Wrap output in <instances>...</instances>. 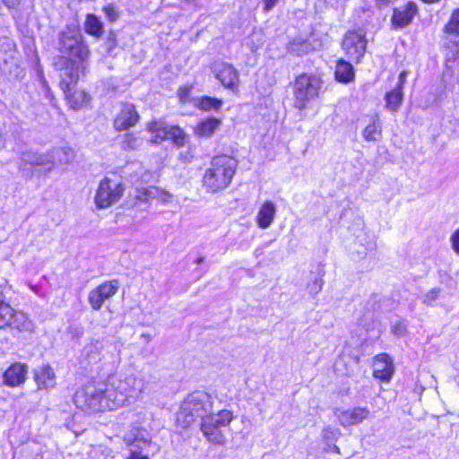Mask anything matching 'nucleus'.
Instances as JSON below:
<instances>
[{
  "label": "nucleus",
  "mask_w": 459,
  "mask_h": 459,
  "mask_svg": "<svg viewBox=\"0 0 459 459\" xmlns=\"http://www.w3.org/2000/svg\"><path fill=\"white\" fill-rule=\"evenodd\" d=\"M3 2L7 7L14 8L20 4L21 0H3Z\"/></svg>",
  "instance_id": "39"
},
{
  "label": "nucleus",
  "mask_w": 459,
  "mask_h": 459,
  "mask_svg": "<svg viewBox=\"0 0 459 459\" xmlns=\"http://www.w3.org/2000/svg\"><path fill=\"white\" fill-rule=\"evenodd\" d=\"M369 415V411L365 407H353L340 411L337 414L339 423L346 428L361 423Z\"/></svg>",
  "instance_id": "18"
},
{
  "label": "nucleus",
  "mask_w": 459,
  "mask_h": 459,
  "mask_svg": "<svg viewBox=\"0 0 459 459\" xmlns=\"http://www.w3.org/2000/svg\"><path fill=\"white\" fill-rule=\"evenodd\" d=\"M117 279L104 281L90 290L88 302L92 310L99 311L106 300L114 297L119 290Z\"/></svg>",
  "instance_id": "11"
},
{
  "label": "nucleus",
  "mask_w": 459,
  "mask_h": 459,
  "mask_svg": "<svg viewBox=\"0 0 459 459\" xmlns=\"http://www.w3.org/2000/svg\"><path fill=\"white\" fill-rule=\"evenodd\" d=\"M451 244L454 251L459 254V229L455 230L452 234Z\"/></svg>",
  "instance_id": "33"
},
{
  "label": "nucleus",
  "mask_w": 459,
  "mask_h": 459,
  "mask_svg": "<svg viewBox=\"0 0 459 459\" xmlns=\"http://www.w3.org/2000/svg\"><path fill=\"white\" fill-rule=\"evenodd\" d=\"M443 32L447 35L459 36V7L455 8L443 27Z\"/></svg>",
  "instance_id": "28"
},
{
  "label": "nucleus",
  "mask_w": 459,
  "mask_h": 459,
  "mask_svg": "<svg viewBox=\"0 0 459 459\" xmlns=\"http://www.w3.org/2000/svg\"><path fill=\"white\" fill-rule=\"evenodd\" d=\"M141 120V115L136 106L131 102H122L118 112L113 118L112 126L116 132H125L136 126Z\"/></svg>",
  "instance_id": "10"
},
{
  "label": "nucleus",
  "mask_w": 459,
  "mask_h": 459,
  "mask_svg": "<svg viewBox=\"0 0 459 459\" xmlns=\"http://www.w3.org/2000/svg\"><path fill=\"white\" fill-rule=\"evenodd\" d=\"M33 379L38 390H49L56 386V374L48 365H43L33 372Z\"/></svg>",
  "instance_id": "19"
},
{
  "label": "nucleus",
  "mask_w": 459,
  "mask_h": 459,
  "mask_svg": "<svg viewBox=\"0 0 459 459\" xmlns=\"http://www.w3.org/2000/svg\"><path fill=\"white\" fill-rule=\"evenodd\" d=\"M351 63L342 57L336 60L333 76L337 82L348 84L355 81L356 72Z\"/></svg>",
  "instance_id": "20"
},
{
  "label": "nucleus",
  "mask_w": 459,
  "mask_h": 459,
  "mask_svg": "<svg viewBox=\"0 0 459 459\" xmlns=\"http://www.w3.org/2000/svg\"><path fill=\"white\" fill-rule=\"evenodd\" d=\"M153 201L160 204H167L172 202L173 195L166 189L153 186Z\"/></svg>",
  "instance_id": "29"
},
{
  "label": "nucleus",
  "mask_w": 459,
  "mask_h": 459,
  "mask_svg": "<svg viewBox=\"0 0 459 459\" xmlns=\"http://www.w3.org/2000/svg\"><path fill=\"white\" fill-rule=\"evenodd\" d=\"M379 4H385L389 2V0H377Z\"/></svg>",
  "instance_id": "41"
},
{
  "label": "nucleus",
  "mask_w": 459,
  "mask_h": 459,
  "mask_svg": "<svg viewBox=\"0 0 459 459\" xmlns=\"http://www.w3.org/2000/svg\"><path fill=\"white\" fill-rule=\"evenodd\" d=\"M406 77H407V72L402 71L398 77V82L396 83L394 88L403 91V85L406 82Z\"/></svg>",
  "instance_id": "38"
},
{
  "label": "nucleus",
  "mask_w": 459,
  "mask_h": 459,
  "mask_svg": "<svg viewBox=\"0 0 459 459\" xmlns=\"http://www.w3.org/2000/svg\"><path fill=\"white\" fill-rule=\"evenodd\" d=\"M65 67L69 70L66 73L68 79H61L60 82H70V87L75 86L80 79V73H83L85 67L81 64H68L66 62Z\"/></svg>",
  "instance_id": "27"
},
{
  "label": "nucleus",
  "mask_w": 459,
  "mask_h": 459,
  "mask_svg": "<svg viewBox=\"0 0 459 459\" xmlns=\"http://www.w3.org/2000/svg\"><path fill=\"white\" fill-rule=\"evenodd\" d=\"M420 1L427 4H433L439 3L441 0H420Z\"/></svg>",
  "instance_id": "40"
},
{
  "label": "nucleus",
  "mask_w": 459,
  "mask_h": 459,
  "mask_svg": "<svg viewBox=\"0 0 459 459\" xmlns=\"http://www.w3.org/2000/svg\"><path fill=\"white\" fill-rule=\"evenodd\" d=\"M27 364L20 361L11 363L2 374V383L11 388L22 385L28 376Z\"/></svg>",
  "instance_id": "15"
},
{
  "label": "nucleus",
  "mask_w": 459,
  "mask_h": 459,
  "mask_svg": "<svg viewBox=\"0 0 459 459\" xmlns=\"http://www.w3.org/2000/svg\"><path fill=\"white\" fill-rule=\"evenodd\" d=\"M276 215V205L272 201H264L255 216V221L260 229L269 228L274 221Z\"/></svg>",
  "instance_id": "21"
},
{
  "label": "nucleus",
  "mask_w": 459,
  "mask_h": 459,
  "mask_svg": "<svg viewBox=\"0 0 459 459\" xmlns=\"http://www.w3.org/2000/svg\"><path fill=\"white\" fill-rule=\"evenodd\" d=\"M59 87L62 90L65 100L71 109L80 110L88 107L91 97L84 90H75L74 86L70 87V82H60Z\"/></svg>",
  "instance_id": "13"
},
{
  "label": "nucleus",
  "mask_w": 459,
  "mask_h": 459,
  "mask_svg": "<svg viewBox=\"0 0 459 459\" xmlns=\"http://www.w3.org/2000/svg\"><path fill=\"white\" fill-rule=\"evenodd\" d=\"M368 47L367 30L362 27L349 29L341 41V48L347 59L359 64L365 56Z\"/></svg>",
  "instance_id": "8"
},
{
  "label": "nucleus",
  "mask_w": 459,
  "mask_h": 459,
  "mask_svg": "<svg viewBox=\"0 0 459 459\" xmlns=\"http://www.w3.org/2000/svg\"><path fill=\"white\" fill-rule=\"evenodd\" d=\"M214 76L224 88L234 93L238 92L239 74L233 65L229 63L220 64L214 70Z\"/></svg>",
  "instance_id": "14"
},
{
  "label": "nucleus",
  "mask_w": 459,
  "mask_h": 459,
  "mask_svg": "<svg viewBox=\"0 0 459 459\" xmlns=\"http://www.w3.org/2000/svg\"><path fill=\"white\" fill-rule=\"evenodd\" d=\"M324 82L318 74L301 73L295 76L293 82L294 108L306 109L309 103L320 97Z\"/></svg>",
  "instance_id": "4"
},
{
  "label": "nucleus",
  "mask_w": 459,
  "mask_h": 459,
  "mask_svg": "<svg viewBox=\"0 0 459 459\" xmlns=\"http://www.w3.org/2000/svg\"><path fill=\"white\" fill-rule=\"evenodd\" d=\"M213 407L210 394L195 390L189 393L180 403L175 416V424L181 430L189 429L198 418H201L200 430L205 439L216 446L226 443L222 430L230 425L235 416L232 411L222 409L216 413L209 412Z\"/></svg>",
  "instance_id": "1"
},
{
  "label": "nucleus",
  "mask_w": 459,
  "mask_h": 459,
  "mask_svg": "<svg viewBox=\"0 0 459 459\" xmlns=\"http://www.w3.org/2000/svg\"><path fill=\"white\" fill-rule=\"evenodd\" d=\"M84 31L94 38H100L104 33V24L94 13H87L84 20Z\"/></svg>",
  "instance_id": "22"
},
{
  "label": "nucleus",
  "mask_w": 459,
  "mask_h": 459,
  "mask_svg": "<svg viewBox=\"0 0 459 459\" xmlns=\"http://www.w3.org/2000/svg\"><path fill=\"white\" fill-rule=\"evenodd\" d=\"M138 145V139L133 133L126 134L121 142V147L126 152L135 151Z\"/></svg>",
  "instance_id": "31"
},
{
  "label": "nucleus",
  "mask_w": 459,
  "mask_h": 459,
  "mask_svg": "<svg viewBox=\"0 0 459 459\" xmlns=\"http://www.w3.org/2000/svg\"><path fill=\"white\" fill-rule=\"evenodd\" d=\"M102 11L109 22H115L119 18V12L114 4H105Z\"/></svg>",
  "instance_id": "32"
},
{
  "label": "nucleus",
  "mask_w": 459,
  "mask_h": 459,
  "mask_svg": "<svg viewBox=\"0 0 459 459\" xmlns=\"http://www.w3.org/2000/svg\"><path fill=\"white\" fill-rule=\"evenodd\" d=\"M438 290H431L424 298V303L430 305L438 296Z\"/></svg>",
  "instance_id": "37"
},
{
  "label": "nucleus",
  "mask_w": 459,
  "mask_h": 459,
  "mask_svg": "<svg viewBox=\"0 0 459 459\" xmlns=\"http://www.w3.org/2000/svg\"><path fill=\"white\" fill-rule=\"evenodd\" d=\"M280 0H262L263 3V11L264 13H268L273 10Z\"/></svg>",
  "instance_id": "35"
},
{
  "label": "nucleus",
  "mask_w": 459,
  "mask_h": 459,
  "mask_svg": "<svg viewBox=\"0 0 459 459\" xmlns=\"http://www.w3.org/2000/svg\"><path fill=\"white\" fill-rule=\"evenodd\" d=\"M376 364L381 367L373 370V377L384 383H388L394 373V366L392 358L387 353H379L374 358Z\"/></svg>",
  "instance_id": "17"
},
{
  "label": "nucleus",
  "mask_w": 459,
  "mask_h": 459,
  "mask_svg": "<svg viewBox=\"0 0 459 459\" xmlns=\"http://www.w3.org/2000/svg\"><path fill=\"white\" fill-rule=\"evenodd\" d=\"M31 322L26 313L14 308L0 287V330L29 331Z\"/></svg>",
  "instance_id": "6"
},
{
  "label": "nucleus",
  "mask_w": 459,
  "mask_h": 459,
  "mask_svg": "<svg viewBox=\"0 0 459 459\" xmlns=\"http://www.w3.org/2000/svg\"><path fill=\"white\" fill-rule=\"evenodd\" d=\"M153 186L148 187H136L134 194L130 196L133 206H139L153 201Z\"/></svg>",
  "instance_id": "25"
},
{
  "label": "nucleus",
  "mask_w": 459,
  "mask_h": 459,
  "mask_svg": "<svg viewBox=\"0 0 459 459\" xmlns=\"http://www.w3.org/2000/svg\"><path fill=\"white\" fill-rule=\"evenodd\" d=\"M194 105L195 108L203 112L219 111L222 108L223 101L216 97L204 95L196 98Z\"/></svg>",
  "instance_id": "23"
},
{
  "label": "nucleus",
  "mask_w": 459,
  "mask_h": 459,
  "mask_svg": "<svg viewBox=\"0 0 459 459\" xmlns=\"http://www.w3.org/2000/svg\"><path fill=\"white\" fill-rule=\"evenodd\" d=\"M420 8L414 1H408L403 5L393 8L390 19L391 28L394 30H401L411 25L419 16Z\"/></svg>",
  "instance_id": "12"
},
{
  "label": "nucleus",
  "mask_w": 459,
  "mask_h": 459,
  "mask_svg": "<svg viewBox=\"0 0 459 459\" xmlns=\"http://www.w3.org/2000/svg\"><path fill=\"white\" fill-rule=\"evenodd\" d=\"M145 129L150 134L152 144L159 145L170 141L174 146L181 148L188 142V134L180 126L169 125L162 117L149 120Z\"/></svg>",
  "instance_id": "5"
},
{
  "label": "nucleus",
  "mask_w": 459,
  "mask_h": 459,
  "mask_svg": "<svg viewBox=\"0 0 459 459\" xmlns=\"http://www.w3.org/2000/svg\"><path fill=\"white\" fill-rule=\"evenodd\" d=\"M192 91V84H184L178 88L176 94L181 104H186L191 101Z\"/></svg>",
  "instance_id": "30"
},
{
  "label": "nucleus",
  "mask_w": 459,
  "mask_h": 459,
  "mask_svg": "<svg viewBox=\"0 0 459 459\" xmlns=\"http://www.w3.org/2000/svg\"><path fill=\"white\" fill-rule=\"evenodd\" d=\"M237 168L238 160L232 155L225 153L213 155L202 175L203 189L212 195L224 191L231 185Z\"/></svg>",
  "instance_id": "2"
},
{
  "label": "nucleus",
  "mask_w": 459,
  "mask_h": 459,
  "mask_svg": "<svg viewBox=\"0 0 459 459\" xmlns=\"http://www.w3.org/2000/svg\"><path fill=\"white\" fill-rule=\"evenodd\" d=\"M363 138L368 142H377L382 137V125L377 115H375L362 131Z\"/></svg>",
  "instance_id": "24"
},
{
  "label": "nucleus",
  "mask_w": 459,
  "mask_h": 459,
  "mask_svg": "<svg viewBox=\"0 0 459 459\" xmlns=\"http://www.w3.org/2000/svg\"><path fill=\"white\" fill-rule=\"evenodd\" d=\"M126 186L123 182L116 181L108 177L100 179L94 195L95 206L107 209L117 204L123 197Z\"/></svg>",
  "instance_id": "9"
},
{
  "label": "nucleus",
  "mask_w": 459,
  "mask_h": 459,
  "mask_svg": "<svg viewBox=\"0 0 459 459\" xmlns=\"http://www.w3.org/2000/svg\"><path fill=\"white\" fill-rule=\"evenodd\" d=\"M385 107L392 112H396L403 100V91L394 88L387 91L385 96Z\"/></svg>",
  "instance_id": "26"
},
{
  "label": "nucleus",
  "mask_w": 459,
  "mask_h": 459,
  "mask_svg": "<svg viewBox=\"0 0 459 459\" xmlns=\"http://www.w3.org/2000/svg\"><path fill=\"white\" fill-rule=\"evenodd\" d=\"M221 118L208 116L199 119L193 126V133L199 138H211L221 126Z\"/></svg>",
  "instance_id": "16"
},
{
  "label": "nucleus",
  "mask_w": 459,
  "mask_h": 459,
  "mask_svg": "<svg viewBox=\"0 0 459 459\" xmlns=\"http://www.w3.org/2000/svg\"><path fill=\"white\" fill-rule=\"evenodd\" d=\"M122 394L113 385L94 393H88L84 387H81L74 392L73 400L78 409L93 414L117 410L121 405V400L118 398Z\"/></svg>",
  "instance_id": "3"
},
{
  "label": "nucleus",
  "mask_w": 459,
  "mask_h": 459,
  "mask_svg": "<svg viewBox=\"0 0 459 459\" xmlns=\"http://www.w3.org/2000/svg\"><path fill=\"white\" fill-rule=\"evenodd\" d=\"M126 459H150L147 455H143L141 450H130Z\"/></svg>",
  "instance_id": "36"
},
{
  "label": "nucleus",
  "mask_w": 459,
  "mask_h": 459,
  "mask_svg": "<svg viewBox=\"0 0 459 459\" xmlns=\"http://www.w3.org/2000/svg\"><path fill=\"white\" fill-rule=\"evenodd\" d=\"M59 51L68 55V64L83 65L89 59L91 51L82 36L70 30L62 31L59 35Z\"/></svg>",
  "instance_id": "7"
},
{
  "label": "nucleus",
  "mask_w": 459,
  "mask_h": 459,
  "mask_svg": "<svg viewBox=\"0 0 459 459\" xmlns=\"http://www.w3.org/2000/svg\"><path fill=\"white\" fill-rule=\"evenodd\" d=\"M89 459H107V455L103 450L91 449L89 453Z\"/></svg>",
  "instance_id": "34"
}]
</instances>
